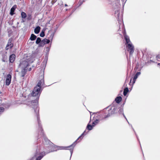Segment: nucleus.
I'll return each mask as SVG.
<instances>
[{"label":"nucleus","instance_id":"obj_8","mask_svg":"<svg viewBox=\"0 0 160 160\" xmlns=\"http://www.w3.org/2000/svg\"><path fill=\"white\" fill-rule=\"evenodd\" d=\"M44 84V77H43L42 78L38 81L37 86L35 87H37V88L41 89V86H43Z\"/></svg>","mask_w":160,"mask_h":160},{"label":"nucleus","instance_id":"obj_22","mask_svg":"<svg viewBox=\"0 0 160 160\" xmlns=\"http://www.w3.org/2000/svg\"><path fill=\"white\" fill-rule=\"evenodd\" d=\"M47 60H48V57L46 56L44 59V61L42 62L43 63V66H42V67H44V68H45V67H46V64L47 63Z\"/></svg>","mask_w":160,"mask_h":160},{"label":"nucleus","instance_id":"obj_18","mask_svg":"<svg viewBox=\"0 0 160 160\" xmlns=\"http://www.w3.org/2000/svg\"><path fill=\"white\" fill-rule=\"evenodd\" d=\"M122 100V98L121 96L118 97L115 99L116 102L118 103H119Z\"/></svg>","mask_w":160,"mask_h":160},{"label":"nucleus","instance_id":"obj_27","mask_svg":"<svg viewBox=\"0 0 160 160\" xmlns=\"http://www.w3.org/2000/svg\"><path fill=\"white\" fill-rule=\"evenodd\" d=\"M93 127L92 125H91L90 124H88L87 127V128L89 130H91L92 129Z\"/></svg>","mask_w":160,"mask_h":160},{"label":"nucleus","instance_id":"obj_43","mask_svg":"<svg viewBox=\"0 0 160 160\" xmlns=\"http://www.w3.org/2000/svg\"><path fill=\"white\" fill-rule=\"evenodd\" d=\"M57 0H52V1L53 2H55Z\"/></svg>","mask_w":160,"mask_h":160},{"label":"nucleus","instance_id":"obj_7","mask_svg":"<svg viewBox=\"0 0 160 160\" xmlns=\"http://www.w3.org/2000/svg\"><path fill=\"white\" fill-rule=\"evenodd\" d=\"M127 50L129 52L130 56L132 55L134 51V47L132 43L128 44L126 45Z\"/></svg>","mask_w":160,"mask_h":160},{"label":"nucleus","instance_id":"obj_2","mask_svg":"<svg viewBox=\"0 0 160 160\" xmlns=\"http://www.w3.org/2000/svg\"><path fill=\"white\" fill-rule=\"evenodd\" d=\"M87 133H86V131H85L83 132L81 135L71 145L69 146L68 147H60V149H65V150H69L70 151V153H71V157L72 155V154L73 153V148L76 145V142L78 141V140L79 139H82V136L84 135H85Z\"/></svg>","mask_w":160,"mask_h":160},{"label":"nucleus","instance_id":"obj_36","mask_svg":"<svg viewBox=\"0 0 160 160\" xmlns=\"http://www.w3.org/2000/svg\"><path fill=\"white\" fill-rule=\"evenodd\" d=\"M156 58L157 60L159 61V59H160V54L157 56Z\"/></svg>","mask_w":160,"mask_h":160},{"label":"nucleus","instance_id":"obj_3","mask_svg":"<svg viewBox=\"0 0 160 160\" xmlns=\"http://www.w3.org/2000/svg\"><path fill=\"white\" fill-rule=\"evenodd\" d=\"M117 109V108H116L115 107L112 106L111 108L110 109L109 108V109L108 110V113L107 115L100 114V115L98 116L97 118L100 120H102L104 118H108L110 117L111 115L116 112V110Z\"/></svg>","mask_w":160,"mask_h":160},{"label":"nucleus","instance_id":"obj_1","mask_svg":"<svg viewBox=\"0 0 160 160\" xmlns=\"http://www.w3.org/2000/svg\"><path fill=\"white\" fill-rule=\"evenodd\" d=\"M35 107L36 108V109H34V111L37 115L38 129L39 130V131L38 132V138H40L41 137H43L44 139V141H43L44 144V145H46V144L48 143V144H50L51 142L47 138V137H46L43 133V130L42 127L41 121L39 119V116L38 115L39 108L37 105H35Z\"/></svg>","mask_w":160,"mask_h":160},{"label":"nucleus","instance_id":"obj_12","mask_svg":"<svg viewBox=\"0 0 160 160\" xmlns=\"http://www.w3.org/2000/svg\"><path fill=\"white\" fill-rule=\"evenodd\" d=\"M124 38L126 41V45H128V44H131L132 43L130 40L129 37L126 34H124Z\"/></svg>","mask_w":160,"mask_h":160},{"label":"nucleus","instance_id":"obj_15","mask_svg":"<svg viewBox=\"0 0 160 160\" xmlns=\"http://www.w3.org/2000/svg\"><path fill=\"white\" fill-rule=\"evenodd\" d=\"M140 74H141V72H138L136 73L134 76V78H133V84L135 82L136 79L138 78V76H139Z\"/></svg>","mask_w":160,"mask_h":160},{"label":"nucleus","instance_id":"obj_32","mask_svg":"<svg viewBox=\"0 0 160 160\" xmlns=\"http://www.w3.org/2000/svg\"><path fill=\"white\" fill-rule=\"evenodd\" d=\"M40 36L42 37H43L45 36V32L44 31L42 30L40 33Z\"/></svg>","mask_w":160,"mask_h":160},{"label":"nucleus","instance_id":"obj_14","mask_svg":"<svg viewBox=\"0 0 160 160\" xmlns=\"http://www.w3.org/2000/svg\"><path fill=\"white\" fill-rule=\"evenodd\" d=\"M15 58V55L14 54L11 55L9 57V61L11 63L14 62Z\"/></svg>","mask_w":160,"mask_h":160},{"label":"nucleus","instance_id":"obj_47","mask_svg":"<svg viewBox=\"0 0 160 160\" xmlns=\"http://www.w3.org/2000/svg\"><path fill=\"white\" fill-rule=\"evenodd\" d=\"M131 80H131V79L130 81V82H131Z\"/></svg>","mask_w":160,"mask_h":160},{"label":"nucleus","instance_id":"obj_20","mask_svg":"<svg viewBox=\"0 0 160 160\" xmlns=\"http://www.w3.org/2000/svg\"><path fill=\"white\" fill-rule=\"evenodd\" d=\"M123 108H120L119 110V113H122L124 117L125 118V119L127 120L128 123L130 125V124L129 122L128 121V120H127L125 116L124 115L123 113Z\"/></svg>","mask_w":160,"mask_h":160},{"label":"nucleus","instance_id":"obj_17","mask_svg":"<svg viewBox=\"0 0 160 160\" xmlns=\"http://www.w3.org/2000/svg\"><path fill=\"white\" fill-rule=\"evenodd\" d=\"M40 29L41 28L39 26H37L34 29V32L35 33L38 34L40 31Z\"/></svg>","mask_w":160,"mask_h":160},{"label":"nucleus","instance_id":"obj_44","mask_svg":"<svg viewBox=\"0 0 160 160\" xmlns=\"http://www.w3.org/2000/svg\"><path fill=\"white\" fill-rule=\"evenodd\" d=\"M31 70V68H29V71H30V70Z\"/></svg>","mask_w":160,"mask_h":160},{"label":"nucleus","instance_id":"obj_40","mask_svg":"<svg viewBox=\"0 0 160 160\" xmlns=\"http://www.w3.org/2000/svg\"><path fill=\"white\" fill-rule=\"evenodd\" d=\"M52 151H49V152H46V153L47 154L48 153H49L50 152H52Z\"/></svg>","mask_w":160,"mask_h":160},{"label":"nucleus","instance_id":"obj_31","mask_svg":"<svg viewBox=\"0 0 160 160\" xmlns=\"http://www.w3.org/2000/svg\"><path fill=\"white\" fill-rule=\"evenodd\" d=\"M15 10L13 8H11L10 10V14L11 15H12L14 14V12Z\"/></svg>","mask_w":160,"mask_h":160},{"label":"nucleus","instance_id":"obj_42","mask_svg":"<svg viewBox=\"0 0 160 160\" xmlns=\"http://www.w3.org/2000/svg\"><path fill=\"white\" fill-rule=\"evenodd\" d=\"M130 125L131 126L132 128V129L135 132L134 130V129L133 128H132V125Z\"/></svg>","mask_w":160,"mask_h":160},{"label":"nucleus","instance_id":"obj_16","mask_svg":"<svg viewBox=\"0 0 160 160\" xmlns=\"http://www.w3.org/2000/svg\"><path fill=\"white\" fill-rule=\"evenodd\" d=\"M13 46V44L11 42L9 43V42H8V43L6 47V50H8V49H9V48H8L9 47H10V48H12Z\"/></svg>","mask_w":160,"mask_h":160},{"label":"nucleus","instance_id":"obj_46","mask_svg":"<svg viewBox=\"0 0 160 160\" xmlns=\"http://www.w3.org/2000/svg\"><path fill=\"white\" fill-rule=\"evenodd\" d=\"M158 65H159V66H160V63H158Z\"/></svg>","mask_w":160,"mask_h":160},{"label":"nucleus","instance_id":"obj_9","mask_svg":"<svg viewBox=\"0 0 160 160\" xmlns=\"http://www.w3.org/2000/svg\"><path fill=\"white\" fill-rule=\"evenodd\" d=\"M11 78L12 76L10 74H8L7 75L5 81L6 85L8 86L10 85L11 82Z\"/></svg>","mask_w":160,"mask_h":160},{"label":"nucleus","instance_id":"obj_13","mask_svg":"<svg viewBox=\"0 0 160 160\" xmlns=\"http://www.w3.org/2000/svg\"><path fill=\"white\" fill-rule=\"evenodd\" d=\"M117 19H118V21L119 24H120L121 25L122 27V28L123 26V25L122 23V20L121 18H119V13H118V14H117Z\"/></svg>","mask_w":160,"mask_h":160},{"label":"nucleus","instance_id":"obj_38","mask_svg":"<svg viewBox=\"0 0 160 160\" xmlns=\"http://www.w3.org/2000/svg\"><path fill=\"white\" fill-rule=\"evenodd\" d=\"M34 157H32V158H31V159H28V160H33V159L34 158Z\"/></svg>","mask_w":160,"mask_h":160},{"label":"nucleus","instance_id":"obj_11","mask_svg":"<svg viewBox=\"0 0 160 160\" xmlns=\"http://www.w3.org/2000/svg\"><path fill=\"white\" fill-rule=\"evenodd\" d=\"M50 40L46 38H45L42 40L41 44L39 45V47H42L45 44H48L50 42Z\"/></svg>","mask_w":160,"mask_h":160},{"label":"nucleus","instance_id":"obj_37","mask_svg":"<svg viewBox=\"0 0 160 160\" xmlns=\"http://www.w3.org/2000/svg\"><path fill=\"white\" fill-rule=\"evenodd\" d=\"M17 7V6L16 5H14L12 8H13L14 9V10Z\"/></svg>","mask_w":160,"mask_h":160},{"label":"nucleus","instance_id":"obj_19","mask_svg":"<svg viewBox=\"0 0 160 160\" xmlns=\"http://www.w3.org/2000/svg\"><path fill=\"white\" fill-rule=\"evenodd\" d=\"M27 72V69L25 68L23 69V70L22 71L21 73V77H24L25 74H26Z\"/></svg>","mask_w":160,"mask_h":160},{"label":"nucleus","instance_id":"obj_6","mask_svg":"<svg viewBox=\"0 0 160 160\" xmlns=\"http://www.w3.org/2000/svg\"><path fill=\"white\" fill-rule=\"evenodd\" d=\"M45 155V152H40L39 149H37L34 157H36V160H41Z\"/></svg>","mask_w":160,"mask_h":160},{"label":"nucleus","instance_id":"obj_41","mask_svg":"<svg viewBox=\"0 0 160 160\" xmlns=\"http://www.w3.org/2000/svg\"><path fill=\"white\" fill-rule=\"evenodd\" d=\"M136 137H137V139H138V141H139V139H138V136H137V135H136Z\"/></svg>","mask_w":160,"mask_h":160},{"label":"nucleus","instance_id":"obj_4","mask_svg":"<svg viewBox=\"0 0 160 160\" xmlns=\"http://www.w3.org/2000/svg\"><path fill=\"white\" fill-rule=\"evenodd\" d=\"M42 90L37 88V87H35L32 93V95L33 97H37L36 99L33 102H38L40 96L41 94Z\"/></svg>","mask_w":160,"mask_h":160},{"label":"nucleus","instance_id":"obj_28","mask_svg":"<svg viewBox=\"0 0 160 160\" xmlns=\"http://www.w3.org/2000/svg\"><path fill=\"white\" fill-rule=\"evenodd\" d=\"M22 18H25L27 17L26 14L24 12H22L21 14Z\"/></svg>","mask_w":160,"mask_h":160},{"label":"nucleus","instance_id":"obj_45","mask_svg":"<svg viewBox=\"0 0 160 160\" xmlns=\"http://www.w3.org/2000/svg\"><path fill=\"white\" fill-rule=\"evenodd\" d=\"M65 7H67V6H68V5L67 4H65Z\"/></svg>","mask_w":160,"mask_h":160},{"label":"nucleus","instance_id":"obj_35","mask_svg":"<svg viewBox=\"0 0 160 160\" xmlns=\"http://www.w3.org/2000/svg\"><path fill=\"white\" fill-rule=\"evenodd\" d=\"M12 38H10L9 40H8V42H9V43H12Z\"/></svg>","mask_w":160,"mask_h":160},{"label":"nucleus","instance_id":"obj_34","mask_svg":"<svg viewBox=\"0 0 160 160\" xmlns=\"http://www.w3.org/2000/svg\"><path fill=\"white\" fill-rule=\"evenodd\" d=\"M50 47H47L46 48V51H47V53L48 54L50 51Z\"/></svg>","mask_w":160,"mask_h":160},{"label":"nucleus","instance_id":"obj_5","mask_svg":"<svg viewBox=\"0 0 160 160\" xmlns=\"http://www.w3.org/2000/svg\"><path fill=\"white\" fill-rule=\"evenodd\" d=\"M45 155V152H40L39 149H37L34 157H36V160H41Z\"/></svg>","mask_w":160,"mask_h":160},{"label":"nucleus","instance_id":"obj_33","mask_svg":"<svg viewBox=\"0 0 160 160\" xmlns=\"http://www.w3.org/2000/svg\"><path fill=\"white\" fill-rule=\"evenodd\" d=\"M4 111V108L3 107L0 108V115Z\"/></svg>","mask_w":160,"mask_h":160},{"label":"nucleus","instance_id":"obj_25","mask_svg":"<svg viewBox=\"0 0 160 160\" xmlns=\"http://www.w3.org/2000/svg\"><path fill=\"white\" fill-rule=\"evenodd\" d=\"M41 42H42V40H41V38L39 37L38 38L36 41V43L37 44H39V45L41 44Z\"/></svg>","mask_w":160,"mask_h":160},{"label":"nucleus","instance_id":"obj_21","mask_svg":"<svg viewBox=\"0 0 160 160\" xmlns=\"http://www.w3.org/2000/svg\"><path fill=\"white\" fill-rule=\"evenodd\" d=\"M37 38V36L33 34H31L30 39L31 41H34Z\"/></svg>","mask_w":160,"mask_h":160},{"label":"nucleus","instance_id":"obj_39","mask_svg":"<svg viewBox=\"0 0 160 160\" xmlns=\"http://www.w3.org/2000/svg\"><path fill=\"white\" fill-rule=\"evenodd\" d=\"M118 10H116V11H115V14H116V12H117L118 13Z\"/></svg>","mask_w":160,"mask_h":160},{"label":"nucleus","instance_id":"obj_24","mask_svg":"<svg viewBox=\"0 0 160 160\" xmlns=\"http://www.w3.org/2000/svg\"><path fill=\"white\" fill-rule=\"evenodd\" d=\"M8 59V57L6 55H3L2 56V61L3 62H5L6 61V60Z\"/></svg>","mask_w":160,"mask_h":160},{"label":"nucleus","instance_id":"obj_23","mask_svg":"<svg viewBox=\"0 0 160 160\" xmlns=\"http://www.w3.org/2000/svg\"><path fill=\"white\" fill-rule=\"evenodd\" d=\"M129 91L128 88V87L125 88L124 90L123 94L124 96L126 95L127 93Z\"/></svg>","mask_w":160,"mask_h":160},{"label":"nucleus","instance_id":"obj_30","mask_svg":"<svg viewBox=\"0 0 160 160\" xmlns=\"http://www.w3.org/2000/svg\"><path fill=\"white\" fill-rule=\"evenodd\" d=\"M54 34L53 33H52L51 34V35H50L49 37H48V38L49 39H48L49 40H52L53 39V37L54 36Z\"/></svg>","mask_w":160,"mask_h":160},{"label":"nucleus","instance_id":"obj_29","mask_svg":"<svg viewBox=\"0 0 160 160\" xmlns=\"http://www.w3.org/2000/svg\"><path fill=\"white\" fill-rule=\"evenodd\" d=\"M84 2V0H79L78 5V7L80 6Z\"/></svg>","mask_w":160,"mask_h":160},{"label":"nucleus","instance_id":"obj_26","mask_svg":"<svg viewBox=\"0 0 160 160\" xmlns=\"http://www.w3.org/2000/svg\"><path fill=\"white\" fill-rule=\"evenodd\" d=\"M99 122V120L97 119L96 120L93 122H92V126H95Z\"/></svg>","mask_w":160,"mask_h":160},{"label":"nucleus","instance_id":"obj_10","mask_svg":"<svg viewBox=\"0 0 160 160\" xmlns=\"http://www.w3.org/2000/svg\"><path fill=\"white\" fill-rule=\"evenodd\" d=\"M29 65L28 62L27 61H24L21 62L19 64V66L22 68L26 69L27 67Z\"/></svg>","mask_w":160,"mask_h":160}]
</instances>
